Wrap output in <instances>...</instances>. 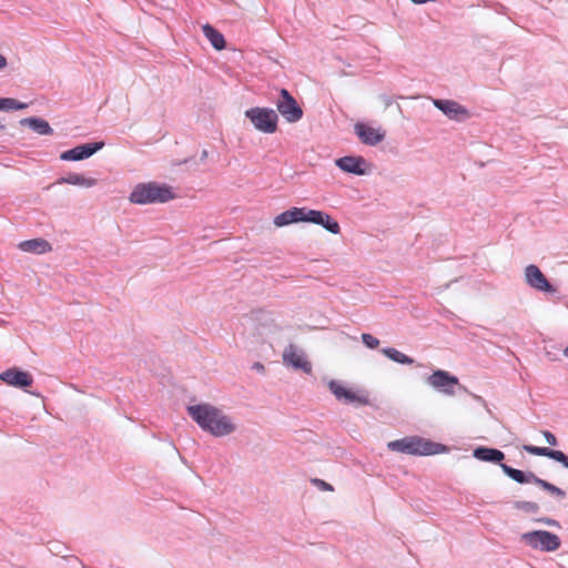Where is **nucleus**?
I'll list each match as a JSON object with an SVG mask.
<instances>
[{
  "instance_id": "ddd939ff",
  "label": "nucleus",
  "mask_w": 568,
  "mask_h": 568,
  "mask_svg": "<svg viewBox=\"0 0 568 568\" xmlns=\"http://www.w3.org/2000/svg\"><path fill=\"white\" fill-rule=\"evenodd\" d=\"M0 379L10 386L26 388L32 385L33 378L28 372H23L16 367L8 368L0 374Z\"/></svg>"
},
{
  "instance_id": "2f4dec72",
  "label": "nucleus",
  "mask_w": 568,
  "mask_h": 568,
  "mask_svg": "<svg viewBox=\"0 0 568 568\" xmlns=\"http://www.w3.org/2000/svg\"><path fill=\"white\" fill-rule=\"evenodd\" d=\"M312 484L323 491H333L334 488L331 484L320 478H313Z\"/></svg>"
},
{
  "instance_id": "c85d7f7f",
  "label": "nucleus",
  "mask_w": 568,
  "mask_h": 568,
  "mask_svg": "<svg viewBox=\"0 0 568 568\" xmlns=\"http://www.w3.org/2000/svg\"><path fill=\"white\" fill-rule=\"evenodd\" d=\"M323 214H324L323 211L312 210V209L305 207V211H304V222L313 223V224L318 225V223L322 222Z\"/></svg>"
},
{
  "instance_id": "72a5a7b5",
  "label": "nucleus",
  "mask_w": 568,
  "mask_h": 568,
  "mask_svg": "<svg viewBox=\"0 0 568 568\" xmlns=\"http://www.w3.org/2000/svg\"><path fill=\"white\" fill-rule=\"evenodd\" d=\"M536 521L546 524L548 526H559L558 521L548 517H542L537 519Z\"/></svg>"
},
{
  "instance_id": "9b49d317",
  "label": "nucleus",
  "mask_w": 568,
  "mask_h": 568,
  "mask_svg": "<svg viewBox=\"0 0 568 568\" xmlns=\"http://www.w3.org/2000/svg\"><path fill=\"white\" fill-rule=\"evenodd\" d=\"M355 134L366 145H377L385 139V131L357 122L354 125Z\"/></svg>"
},
{
  "instance_id": "4be33fe9",
  "label": "nucleus",
  "mask_w": 568,
  "mask_h": 568,
  "mask_svg": "<svg viewBox=\"0 0 568 568\" xmlns=\"http://www.w3.org/2000/svg\"><path fill=\"white\" fill-rule=\"evenodd\" d=\"M203 33L216 50H223L226 45L224 36L211 24L206 23L202 27Z\"/></svg>"
},
{
  "instance_id": "e433bc0d",
  "label": "nucleus",
  "mask_w": 568,
  "mask_h": 568,
  "mask_svg": "<svg viewBox=\"0 0 568 568\" xmlns=\"http://www.w3.org/2000/svg\"><path fill=\"white\" fill-rule=\"evenodd\" d=\"M383 100H384L386 106H389L392 104V102H393L392 98L390 97H386V95L383 98Z\"/></svg>"
},
{
  "instance_id": "20e7f679",
  "label": "nucleus",
  "mask_w": 568,
  "mask_h": 568,
  "mask_svg": "<svg viewBox=\"0 0 568 568\" xmlns=\"http://www.w3.org/2000/svg\"><path fill=\"white\" fill-rule=\"evenodd\" d=\"M245 116L260 132L272 134L277 130L278 115L271 108H251L245 111Z\"/></svg>"
},
{
  "instance_id": "39448f33",
  "label": "nucleus",
  "mask_w": 568,
  "mask_h": 568,
  "mask_svg": "<svg viewBox=\"0 0 568 568\" xmlns=\"http://www.w3.org/2000/svg\"><path fill=\"white\" fill-rule=\"evenodd\" d=\"M520 540L532 549L555 551L560 547V538L547 530H534L520 536Z\"/></svg>"
},
{
  "instance_id": "f3484780",
  "label": "nucleus",
  "mask_w": 568,
  "mask_h": 568,
  "mask_svg": "<svg viewBox=\"0 0 568 568\" xmlns=\"http://www.w3.org/2000/svg\"><path fill=\"white\" fill-rule=\"evenodd\" d=\"M21 126H27L39 135H52L53 129L49 122L42 118L30 116L20 120Z\"/></svg>"
},
{
  "instance_id": "b1692460",
  "label": "nucleus",
  "mask_w": 568,
  "mask_h": 568,
  "mask_svg": "<svg viewBox=\"0 0 568 568\" xmlns=\"http://www.w3.org/2000/svg\"><path fill=\"white\" fill-rule=\"evenodd\" d=\"M341 402L345 404H354L355 406H365L369 404V398L365 392L354 393L351 389H346L345 396Z\"/></svg>"
},
{
  "instance_id": "f704fd0d",
  "label": "nucleus",
  "mask_w": 568,
  "mask_h": 568,
  "mask_svg": "<svg viewBox=\"0 0 568 568\" xmlns=\"http://www.w3.org/2000/svg\"><path fill=\"white\" fill-rule=\"evenodd\" d=\"M7 58L0 53V70L4 69L7 67Z\"/></svg>"
},
{
  "instance_id": "0eeeda50",
  "label": "nucleus",
  "mask_w": 568,
  "mask_h": 568,
  "mask_svg": "<svg viewBox=\"0 0 568 568\" xmlns=\"http://www.w3.org/2000/svg\"><path fill=\"white\" fill-rule=\"evenodd\" d=\"M426 382L433 388L448 396H453L455 394V386L463 388L456 376L443 369L435 371L426 378Z\"/></svg>"
},
{
  "instance_id": "2eb2a0df",
  "label": "nucleus",
  "mask_w": 568,
  "mask_h": 568,
  "mask_svg": "<svg viewBox=\"0 0 568 568\" xmlns=\"http://www.w3.org/2000/svg\"><path fill=\"white\" fill-rule=\"evenodd\" d=\"M283 361L287 365H291L296 369H302L307 374L312 372L311 363L304 357L303 354H297L295 346L292 344L285 348L283 353Z\"/></svg>"
},
{
  "instance_id": "4c0bfd02",
  "label": "nucleus",
  "mask_w": 568,
  "mask_h": 568,
  "mask_svg": "<svg viewBox=\"0 0 568 568\" xmlns=\"http://www.w3.org/2000/svg\"><path fill=\"white\" fill-rule=\"evenodd\" d=\"M209 153L206 150H203L201 153V161H204L207 158Z\"/></svg>"
},
{
  "instance_id": "58836bf2",
  "label": "nucleus",
  "mask_w": 568,
  "mask_h": 568,
  "mask_svg": "<svg viewBox=\"0 0 568 568\" xmlns=\"http://www.w3.org/2000/svg\"><path fill=\"white\" fill-rule=\"evenodd\" d=\"M564 355L568 357V346L564 349Z\"/></svg>"
},
{
  "instance_id": "9d476101",
  "label": "nucleus",
  "mask_w": 568,
  "mask_h": 568,
  "mask_svg": "<svg viewBox=\"0 0 568 568\" xmlns=\"http://www.w3.org/2000/svg\"><path fill=\"white\" fill-rule=\"evenodd\" d=\"M526 283L540 292L554 293L555 287L548 282L547 277L535 264H530L525 268Z\"/></svg>"
},
{
  "instance_id": "f8f14e48",
  "label": "nucleus",
  "mask_w": 568,
  "mask_h": 568,
  "mask_svg": "<svg viewBox=\"0 0 568 568\" xmlns=\"http://www.w3.org/2000/svg\"><path fill=\"white\" fill-rule=\"evenodd\" d=\"M335 164L343 172L351 173L354 175H365L367 173V161L363 156H343L337 159L335 161Z\"/></svg>"
},
{
  "instance_id": "f03ea898",
  "label": "nucleus",
  "mask_w": 568,
  "mask_h": 568,
  "mask_svg": "<svg viewBox=\"0 0 568 568\" xmlns=\"http://www.w3.org/2000/svg\"><path fill=\"white\" fill-rule=\"evenodd\" d=\"M175 197L171 186L156 182L139 183L130 193L131 203L145 205L152 203H166Z\"/></svg>"
},
{
  "instance_id": "1a4fd4ad",
  "label": "nucleus",
  "mask_w": 568,
  "mask_h": 568,
  "mask_svg": "<svg viewBox=\"0 0 568 568\" xmlns=\"http://www.w3.org/2000/svg\"><path fill=\"white\" fill-rule=\"evenodd\" d=\"M433 103L450 120L462 122L469 118V111L454 100L435 99Z\"/></svg>"
},
{
  "instance_id": "aec40b11",
  "label": "nucleus",
  "mask_w": 568,
  "mask_h": 568,
  "mask_svg": "<svg viewBox=\"0 0 568 568\" xmlns=\"http://www.w3.org/2000/svg\"><path fill=\"white\" fill-rule=\"evenodd\" d=\"M19 247L24 252L43 254L52 250L51 244L43 239L27 240L19 244Z\"/></svg>"
},
{
  "instance_id": "dca6fc26",
  "label": "nucleus",
  "mask_w": 568,
  "mask_h": 568,
  "mask_svg": "<svg viewBox=\"0 0 568 568\" xmlns=\"http://www.w3.org/2000/svg\"><path fill=\"white\" fill-rule=\"evenodd\" d=\"M305 207L288 209L274 219V225L277 227L286 226L293 223L304 222Z\"/></svg>"
},
{
  "instance_id": "c756f323",
  "label": "nucleus",
  "mask_w": 568,
  "mask_h": 568,
  "mask_svg": "<svg viewBox=\"0 0 568 568\" xmlns=\"http://www.w3.org/2000/svg\"><path fill=\"white\" fill-rule=\"evenodd\" d=\"M328 389L336 397V399L341 402L345 396V392L347 388H345L339 382L332 379L328 383Z\"/></svg>"
},
{
  "instance_id": "423d86ee",
  "label": "nucleus",
  "mask_w": 568,
  "mask_h": 568,
  "mask_svg": "<svg viewBox=\"0 0 568 568\" xmlns=\"http://www.w3.org/2000/svg\"><path fill=\"white\" fill-rule=\"evenodd\" d=\"M276 109L288 123H295L303 118L302 108L286 89L280 90Z\"/></svg>"
},
{
  "instance_id": "4468645a",
  "label": "nucleus",
  "mask_w": 568,
  "mask_h": 568,
  "mask_svg": "<svg viewBox=\"0 0 568 568\" xmlns=\"http://www.w3.org/2000/svg\"><path fill=\"white\" fill-rule=\"evenodd\" d=\"M523 448L528 454L554 459L568 469V456L561 450H556L548 447H538L534 445H524Z\"/></svg>"
},
{
  "instance_id": "f257e3e1",
  "label": "nucleus",
  "mask_w": 568,
  "mask_h": 568,
  "mask_svg": "<svg viewBox=\"0 0 568 568\" xmlns=\"http://www.w3.org/2000/svg\"><path fill=\"white\" fill-rule=\"evenodd\" d=\"M186 410L202 430L215 437L227 436L236 429L232 419L211 404L190 405L186 407Z\"/></svg>"
},
{
  "instance_id": "393cba45",
  "label": "nucleus",
  "mask_w": 568,
  "mask_h": 568,
  "mask_svg": "<svg viewBox=\"0 0 568 568\" xmlns=\"http://www.w3.org/2000/svg\"><path fill=\"white\" fill-rule=\"evenodd\" d=\"M534 484L558 499L566 498V491L564 489L555 486L554 484L547 480L539 478L538 476H536Z\"/></svg>"
},
{
  "instance_id": "412c9836",
  "label": "nucleus",
  "mask_w": 568,
  "mask_h": 568,
  "mask_svg": "<svg viewBox=\"0 0 568 568\" xmlns=\"http://www.w3.org/2000/svg\"><path fill=\"white\" fill-rule=\"evenodd\" d=\"M57 184H71L83 187H92L97 184V180L92 178H85L79 173H70L67 176H61Z\"/></svg>"
},
{
  "instance_id": "ea45409f",
  "label": "nucleus",
  "mask_w": 568,
  "mask_h": 568,
  "mask_svg": "<svg viewBox=\"0 0 568 568\" xmlns=\"http://www.w3.org/2000/svg\"><path fill=\"white\" fill-rule=\"evenodd\" d=\"M6 125L0 121V130H4Z\"/></svg>"
},
{
  "instance_id": "c9c22d12",
  "label": "nucleus",
  "mask_w": 568,
  "mask_h": 568,
  "mask_svg": "<svg viewBox=\"0 0 568 568\" xmlns=\"http://www.w3.org/2000/svg\"><path fill=\"white\" fill-rule=\"evenodd\" d=\"M253 369H256L257 372H262V371H264V366H263V364L256 362L253 364Z\"/></svg>"
},
{
  "instance_id": "bb28decb",
  "label": "nucleus",
  "mask_w": 568,
  "mask_h": 568,
  "mask_svg": "<svg viewBox=\"0 0 568 568\" xmlns=\"http://www.w3.org/2000/svg\"><path fill=\"white\" fill-rule=\"evenodd\" d=\"M318 225L323 226L326 231H328L332 234H338L341 232L338 222L326 212H324L322 222H320Z\"/></svg>"
},
{
  "instance_id": "cd10ccee",
  "label": "nucleus",
  "mask_w": 568,
  "mask_h": 568,
  "mask_svg": "<svg viewBox=\"0 0 568 568\" xmlns=\"http://www.w3.org/2000/svg\"><path fill=\"white\" fill-rule=\"evenodd\" d=\"M514 508L517 510H521L527 514H536L539 511L540 507L535 501H526V500H516L514 501Z\"/></svg>"
},
{
  "instance_id": "7c9ffc66",
  "label": "nucleus",
  "mask_w": 568,
  "mask_h": 568,
  "mask_svg": "<svg viewBox=\"0 0 568 568\" xmlns=\"http://www.w3.org/2000/svg\"><path fill=\"white\" fill-rule=\"evenodd\" d=\"M362 342L364 345L371 349L376 348L379 345V341L374 337L372 334L363 333L362 334Z\"/></svg>"
},
{
  "instance_id": "a878e982",
  "label": "nucleus",
  "mask_w": 568,
  "mask_h": 568,
  "mask_svg": "<svg viewBox=\"0 0 568 568\" xmlns=\"http://www.w3.org/2000/svg\"><path fill=\"white\" fill-rule=\"evenodd\" d=\"M27 106H28L27 103L20 102L13 98H0V110L1 111L23 110Z\"/></svg>"
},
{
  "instance_id": "5701e85b",
  "label": "nucleus",
  "mask_w": 568,
  "mask_h": 568,
  "mask_svg": "<svg viewBox=\"0 0 568 568\" xmlns=\"http://www.w3.org/2000/svg\"><path fill=\"white\" fill-rule=\"evenodd\" d=\"M381 352L390 361L396 362L398 364L403 365H412L414 364V358L405 355L404 353L399 352L398 349L394 347H384L381 349Z\"/></svg>"
},
{
  "instance_id": "6ab92c4d",
  "label": "nucleus",
  "mask_w": 568,
  "mask_h": 568,
  "mask_svg": "<svg viewBox=\"0 0 568 568\" xmlns=\"http://www.w3.org/2000/svg\"><path fill=\"white\" fill-rule=\"evenodd\" d=\"M500 468L504 474L518 484H534L536 475L532 471H523L508 466L507 464H500Z\"/></svg>"
},
{
  "instance_id": "a211bd4d",
  "label": "nucleus",
  "mask_w": 568,
  "mask_h": 568,
  "mask_svg": "<svg viewBox=\"0 0 568 568\" xmlns=\"http://www.w3.org/2000/svg\"><path fill=\"white\" fill-rule=\"evenodd\" d=\"M473 456L481 462H488L494 464H503L501 462L505 458V454L497 449V448H490L485 446H479L474 449Z\"/></svg>"
},
{
  "instance_id": "6e6552de",
  "label": "nucleus",
  "mask_w": 568,
  "mask_h": 568,
  "mask_svg": "<svg viewBox=\"0 0 568 568\" xmlns=\"http://www.w3.org/2000/svg\"><path fill=\"white\" fill-rule=\"evenodd\" d=\"M104 146L103 141L77 145L60 154L62 161H82L89 159Z\"/></svg>"
},
{
  "instance_id": "7ed1b4c3",
  "label": "nucleus",
  "mask_w": 568,
  "mask_h": 568,
  "mask_svg": "<svg viewBox=\"0 0 568 568\" xmlns=\"http://www.w3.org/2000/svg\"><path fill=\"white\" fill-rule=\"evenodd\" d=\"M387 447L393 452L420 456L436 455L446 450L444 445L418 436H407L392 440L387 444Z\"/></svg>"
},
{
  "instance_id": "473e14b6",
  "label": "nucleus",
  "mask_w": 568,
  "mask_h": 568,
  "mask_svg": "<svg viewBox=\"0 0 568 568\" xmlns=\"http://www.w3.org/2000/svg\"><path fill=\"white\" fill-rule=\"evenodd\" d=\"M542 435L546 439V442L550 445V446H557L558 445V440L556 438V436L549 432V430H542Z\"/></svg>"
}]
</instances>
